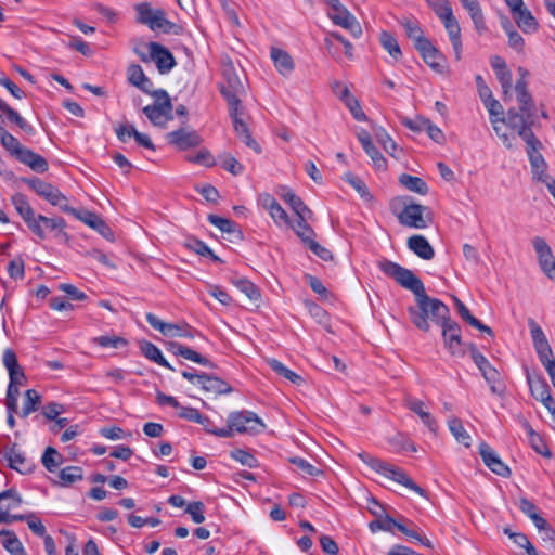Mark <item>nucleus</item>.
<instances>
[{
  "label": "nucleus",
  "mask_w": 555,
  "mask_h": 555,
  "mask_svg": "<svg viewBox=\"0 0 555 555\" xmlns=\"http://www.w3.org/2000/svg\"><path fill=\"white\" fill-rule=\"evenodd\" d=\"M379 270L393 279L401 287L409 289L415 296L416 306H410L408 313L411 322L421 331L428 332V320L439 325L449 314L450 309L440 299L429 297L424 283L411 270L388 259L378 262Z\"/></svg>",
  "instance_id": "obj_1"
},
{
  "label": "nucleus",
  "mask_w": 555,
  "mask_h": 555,
  "mask_svg": "<svg viewBox=\"0 0 555 555\" xmlns=\"http://www.w3.org/2000/svg\"><path fill=\"white\" fill-rule=\"evenodd\" d=\"M0 143L13 157L28 166L31 170L43 173L49 169L48 162L43 156L24 147L21 142L2 126H0Z\"/></svg>",
  "instance_id": "obj_2"
},
{
  "label": "nucleus",
  "mask_w": 555,
  "mask_h": 555,
  "mask_svg": "<svg viewBox=\"0 0 555 555\" xmlns=\"http://www.w3.org/2000/svg\"><path fill=\"white\" fill-rule=\"evenodd\" d=\"M390 210L398 218L400 224L412 229H425L428 227L424 214L427 207L416 204L409 196L395 197L390 202Z\"/></svg>",
  "instance_id": "obj_3"
},
{
  "label": "nucleus",
  "mask_w": 555,
  "mask_h": 555,
  "mask_svg": "<svg viewBox=\"0 0 555 555\" xmlns=\"http://www.w3.org/2000/svg\"><path fill=\"white\" fill-rule=\"evenodd\" d=\"M137 22L146 25L151 30H160L164 34H182V26L169 21L162 9L152 8L149 2H141L134 5Z\"/></svg>",
  "instance_id": "obj_4"
},
{
  "label": "nucleus",
  "mask_w": 555,
  "mask_h": 555,
  "mask_svg": "<svg viewBox=\"0 0 555 555\" xmlns=\"http://www.w3.org/2000/svg\"><path fill=\"white\" fill-rule=\"evenodd\" d=\"M359 457L367 464L376 473L383 475L384 477L391 479L399 485L404 486L405 488L418 493L420 495H424V490L416 485L403 469L391 465L387 462H384L375 456H372L367 453H360Z\"/></svg>",
  "instance_id": "obj_5"
},
{
  "label": "nucleus",
  "mask_w": 555,
  "mask_h": 555,
  "mask_svg": "<svg viewBox=\"0 0 555 555\" xmlns=\"http://www.w3.org/2000/svg\"><path fill=\"white\" fill-rule=\"evenodd\" d=\"M153 103L143 107V114L155 126L165 128L169 120L173 119V106L171 98L164 89L152 92Z\"/></svg>",
  "instance_id": "obj_6"
},
{
  "label": "nucleus",
  "mask_w": 555,
  "mask_h": 555,
  "mask_svg": "<svg viewBox=\"0 0 555 555\" xmlns=\"http://www.w3.org/2000/svg\"><path fill=\"white\" fill-rule=\"evenodd\" d=\"M227 423L229 437H231L234 431L250 435L259 434L266 427L262 420L258 417L256 413L247 410L231 412Z\"/></svg>",
  "instance_id": "obj_7"
},
{
  "label": "nucleus",
  "mask_w": 555,
  "mask_h": 555,
  "mask_svg": "<svg viewBox=\"0 0 555 555\" xmlns=\"http://www.w3.org/2000/svg\"><path fill=\"white\" fill-rule=\"evenodd\" d=\"M225 85L220 88V93L227 100L229 111H235L240 107L241 100L238 94L243 91V85L232 64L225 65L222 70Z\"/></svg>",
  "instance_id": "obj_8"
},
{
  "label": "nucleus",
  "mask_w": 555,
  "mask_h": 555,
  "mask_svg": "<svg viewBox=\"0 0 555 555\" xmlns=\"http://www.w3.org/2000/svg\"><path fill=\"white\" fill-rule=\"evenodd\" d=\"M12 205L17 214L27 224L28 229L40 240H44L47 234L43 232L42 225L37 224V216L30 206L27 197L22 193H16L11 197Z\"/></svg>",
  "instance_id": "obj_9"
},
{
  "label": "nucleus",
  "mask_w": 555,
  "mask_h": 555,
  "mask_svg": "<svg viewBox=\"0 0 555 555\" xmlns=\"http://www.w3.org/2000/svg\"><path fill=\"white\" fill-rule=\"evenodd\" d=\"M23 181L51 205L59 206L61 210L64 204L67 203L66 196L51 183H48L37 177L24 178Z\"/></svg>",
  "instance_id": "obj_10"
},
{
  "label": "nucleus",
  "mask_w": 555,
  "mask_h": 555,
  "mask_svg": "<svg viewBox=\"0 0 555 555\" xmlns=\"http://www.w3.org/2000/svg\"><path fill=\"white\" fill-rule=\"evenodd\" d=\"M442 327V337L446 348L453 356H463L462 336L460 325L451 320L450 314L439 324Z\"/></svg>",
  "instance_id": "obj_11"
},
{
  "label": "nucleus",
  "mask_w": 555,
  "mask_h": 555,
  "mask_svg": "<svg viewBox=\"0 0 555 555\" xmlns=\"http://www.w3.org/2000/svg\"><path fill=\"white\" fill-rule=\"evenodd\" d=\"M469 351L474 363L478 366L486 382L490 385L493 393L498 392L495 384L500 379V373L493 367L488 359L477 349L474 344L469 345Z\"/></svg>",
  "instance_id": "obj_12"
},
{
  "label": "nucleus",
  "mask_w": 555,
  "mask_h": 555,
  "mask_svg": "<svg viewBox=\"0 0 555 555\" xmlns=\"http://www.w3.org/2000/svg\"><path fill=\"white\" fill-rule=\"evenodd\" d=\"M1 453L8 461L9 467L21 474H29L35 468V464L26 457L16 443L5 448Z\"/></svg>",
  "instance_id": "obj_13"
},
{
  "label": "nucleus",
  "mask_w": 555,
  "mask_h": 555,
  "mask_svg": "<svg viewBox=\"0 0 555 555\" xmlns=\"http://www.w3.org/2000/svg\"><path fill=\"white\" fill-rule=\"evenodd\" d=\"M167 141L178 150L185 151L188 149L198 146L203 140L197 131L180 128L168 132Z\"/></svg>",
  "instance_id": "obj_14"
},
{
  "label": "nucleus",
  "mask_w": 555,
  "mask_h": 555,
  "mask_svg": "<svg viewBox=\"0 0 555 555\" xmlns=\"http://www.w3.org/2000/svg\"><path fill=\"white\" fill-rule=\"evenodd\" d=\"M479 454L485 465L501 477H509V467L499 457L498 453L486 442L479 444Z\"/></svg>",
  "instance_id": "obj_15"
},
{
  "label": "nucleus",
  "mask_w": 555,
  "mask_h": 555,
  "mask_svg": "<svg viewBox=\"0 0 555 555\" xmlns=\"http://www.w3.org/2000/svg\"><path fill=\"white\" fill-rule=\"evenodd\" d=\"M149 50L150 56L156 63L160 74H167L176 66L172 53L160 43L150 42Z\"/></svg>",
  "instance_id": "obj_16"
},
{
  "label": "nucleus",
  "mask_w": 555,
  "mask_h": 555,
  "mask_svg": "<svg viewBox=\"0 0 555 555\" xmlns=\"http://www.w3.org/2000/svg\"><path fill=\"white\" fill-rule=\"evenodd\" d=\"M328 15L334 24L349 30L354 38L362 35L360 23L344 5L332 11Z\"/></svg>",
  "instance_id": "obj_17"
},
{
  "label": "nucleus",
  "mask_w": 555,
  "mask_h": 555,
  "mask_svg": "<svg viewBox=\"0 0 555 555\" xmlns=\"http://www.w3.org/2000/svg\"><path fill=\"white\" fill-rule=\"evenodd\" d=\"M2 362L9 373L11 389L14 385H23L26 382V375L20 366L16 354L12 349L8 348L3 351Z\"/></svg>",
  "instance_id": "obj_18"
},
{
  "label": "nucleus",
  "mask_w": 555,
  "mask_h": 555,
  "mask_svg": "<svg viewBox=\"0 0 555 555\" xmlns=\"http://www.w3.org/2000/svg\"><path fill=\"white\" fill-rule=\"evenodd\" d=\"M424 62L436 73L442 74L447 68V60L440 51L429 41L417 49Z\"/></svg>",
  "instance_id": "obj_19"
},
{
  "label": "nucleus",
  "mask_w": 555,
  "mask_h": 555,
  "mask_svg": "<svg viewBox=\"0 0 555 555\" xmlns=\"http://www.w3.org/2000/svg\"><path fill=\"white\" fill-rule=\"evenodd\" d=\"M197 387L215 396L228 395L233 391V388L225 380L207 373H201Z\"/></svg>",
  "instance_id": "obj_20"
},
{
  "label": "nucleus",
  "mask_w": 555,
  "mask_h": 555,
  "mask_svg": "<svg viewBox=\"0 0 555 555\" xmlns=\"http://www.w3.org/2000/svg\"><path fill=\"white\" fill-rule=\"evenodd\" d=\"M534 114L528 112L517 111L516 108H509L505 116H502L500 120L509 127L512 130L518 132L527 126L533 125Z\"/></svg>",
  "instance_id": "obj_21"
},
{
  "label": "nucleus",
  "mask_w": 555,
  "mask_h": 555,
  "mask_svg": "<svg viewBox=\"0 0 555 555\" xmlns=\"http://www.w3.org/2000/svg\"><path fill=\"white\" fill-rule=\"evenodd\" d=\"M229 114L233 121L234 130L238 138L251 150H254L257 154L262 152L261 146L258 142L251 137L248 126L242 120L240 117L238 108L235 111H229Z\"/></svg>",
  "instance_id": "obj_22"
},
{
  "label": "nucleus",
  "mask_w": 555,
  "mask_h": 555,
  "mask_svg": "<svg viewBox=\"0 0 555 555\" xmlns=\"http://www.w3.org/2000/svg\"><path fill=\"white\" fill-rule=\"evenodd\" d=\"M270 57L280 75L284 77L292 75L295 69V62L287 51L272 47L270 49Z\"/></svg>",
  "instance_id": "obj_23"
},
{
  "label": "nucleus",
  "mask_w": 555,
  "mask_h": 555,
  "mask_svg": "<svg viewBox=\"0 0 555 555\" xmlns=\"http://www.w3.org/2000/svg\"><path fill=\"white\" fill-rule=\"evenodd\" d=\"M146 322L154 330L159 331L166 337H180L181 335H185L182 333L183 324L168 323L162 321L157 315L152 312H147L145 314Z\"/></svg>",
  "instance_id": "obj_24"
},
{
  "label": "nucleus",
  "mask_w": 555,
  "mask_h": 555,
  "mask_svg": "<svg viewBox=\"0 0 555 555\" xmlns=\"http://www.w3.org/2000/svg\"><path fill=\"white\" fill-rule=\"evenodd\" d=\"M358 139L365 151V153L371 157L374 166L378 170H384L387 167L386 159L382 155V153L377 150V147L373 144L371 140V135L367 131L362 130L358 133Z\"/></svg>",
  "instance_id": "obj_25"
},
{
  "label": "nucleus",
  "mask_w": 555,
  "mask_h": 555,
  "mask_svg": "<svg viewBox=\"0 0 555 555\" xmlns=\"http://www.w3.org/2000/svg\"><path fill=\"white\" fill-rule=\"evenodd\" d=\"M405 406L417 414L422 420L423 424L434 434H436L438 425L434 416L425 410V403L422 400L415 398H406Z\"/></svg>",
  "instance_id": "obj_26"
},
{
  "label": "nucleus",
  "mask_w": 555,
  "mask_h": 555,
  "mask_svg": "<svg viewBox=\"0 0 555 555\" xmlns=\"http://www.w3.org/2000/svg\"><path fill=\"white\" fill-rule=\"evenodd\" d=\"M406 244L410 250L424 260H430L435 256L433 246L423 235L415 234L410 236Z\"/></svg>",
  "instance_id": "obj_27"
},
{
  "label": "nucleus",
  "mask_w": 555,
  "mask_h": 555,
  "mask_svg": "<svg viewBox=\"0 0 555 555\" xmlns=\"http://www.w3.org/2000/svg\"><path fill=\"white\" fill-rule=\"evenodd\" d=\"M207 220L210 224L218 228L221 232L229 234L232 236L231 241H241L243 240V233L238 229V225L236 222H234L231 219L223 218L217 215H208Z\"/></svg>",
  "instance_id": "obj_28"
},
{
  "label": "nucleus",
  "mask_w": 555,
  "mask_h": 555,
  "mask_svg": "<svg viewBox=\"0 0 555 555\" xmlns=\"http://www.w3.org/2000/svg\"><path fill=\"white\" fill-rule=\"evenodd\" d=\"M406 37L413 41L414 48L417 50L430 40L424 36V31L416 20L405 18L401 22Z\"/></svg>",
  "instance_id": "obj_29"
},
{
  "label": "nucleus",
  "mask_w": 555,
  "mask_h": 555,
  "mask_svg": "<svg viewBox=\"0 0 555 555\" xmlns=\"http://www.w3.org/2000/svg\"><path fill=\"white\" fill-rule=\"evenodd\" d=\"M526 377L530 393L535 400L540 401L551 392L546 379L541 374L527 372Z\"/></svg>",
  "instance_id": "obj_30"
},
{
  "label": "nucleus",
  "mask_w": 555,
  "mask_h": 555,
  "mask_svg": "<svg viewBox=\"0 0 555 555\" xmlns=\"http://www.w3.org/2000/svg\"><path fill=\"white\" fill-rule=\"evenodd\" d=\"M371 513L376 517V519L372 520L369 524V529L373 533L377 531L393 532L395 529L398 530V526H400V522L393 519L390 515H382V512L373 509H371Z\"/></svg>",
  "instance_id": "obj_31"
},
{
  "label": "nucleus",
  "mask_w": 555,
  "mask_h": 555,
  "mask_svg": "<svg viewBox=\"0 0 555 555\" xmlns=\"http://www.w3.org/2000/svg\"><path fill=\"white\" fill-rule=\"evenodd\" d=\"M462 5L467 10L476 30L482 34L487 30L485 16L478 0H460Z\"/></svg>",
  "instance_id": "obj_32"
},
{
  "label": "nucleus",
  "mask_w": 555,
  "mask_h": 555,
  "mask_svg": "<svg viewBox=\"0 0 555 555\" xmlns=\"http://www.w3.org/2000/svg\"><path fill=\"white\" fill-rule=\"evenodd\" d=\"M454 301H455V306H456V309H457V312L460 314V317L466 322L468 323L470 326L479 330L480 332L482 333H486L487 335H489L490 337H493L494 336V333L492 331L491 327H489L488 325L481 323L477 318H475L469 309L460 300L457 299L456 297L454 298Z\"/></svg>",
  "instance_id": "obj_33"
},
{
  "label": "nucleus",
  "mask_w": 555,
  "mask_h": 555,
  "mask_svg": "<svg viewBox=\"0 0 555 555\" xmlns=\"http://www.w3.org/2000/svg\"><path fill=\"white\" fill-rule=\"evenodd\" d=\"M184 246L189 250H191L202 257L209 258L211 261H214L216 263H223V260L220 257H218L205 242H203L196 237L186 238Z\"/></svg>",
  "instance_id": "obj_34"
},
{
  "label": "nucleus",
  "mask_w": 555,
  "mask_h": 555,
  "mask_svg": "<svg viewBox=\"0 0 555 555\" xmlns=\"http://www.w3.org/2000/svg\"><path fill=\"white\" fill-rule=\"evenodd\" d=\"M62 211L76 217L77 219L81 220L83 223H86L90 228H95L96 224L98 225L100 224L103 227V219L100 216H98L96 214L89 211L87 209L78 210L74 207H70L68 205V203H65L64 206L62 207Z\"/></svg>",
  "instance_id": "obj_35"
},
{
  "label": "nucleus",
  "mask_w": 555,
  "mask_h": 555,
  "mask_svg": "<svg viewBox=\"0 0 555 555\" xmlns=\"http://www.w3.org/2000/svg\"><path fill=\"white\" fill-rule=\"evenodd\" d=\"M140 349L146 359H149V360L157 363L158 365L164 366L170 371H175V367L165 359L160 349L153 343L143 341L140 346Z\"/></svg>",
  "instance_id": "obj_36"
},
{
  "label": "nucleus",
  "mask_w": 555,
  "mask_h": 555,
  "mask_svg": "<svg viewBox=\"0 0 555 555\" xmlns=\"http://www.w3.org/2000/svg\"><path fill=\"white\" fill-rule=\"evenodd\" d=\"M528 158L531 165V172L534 180L543 182L546 180V178L551 177L546 172L547 165L539 151L528 154Z\"/></svg>",
  "instance_id": "obj_37"
},
{
  "label": "nucleus",
  "mask_w": 555,
  "mask_h": 555,
  "mask_svg": "<svg viewBox=\"0 0 555 555\" xmlns=\"http://www.w3.org/2000/svg\"><path fill=\"white\" fill-rule=\"evenodd\" d=\"M512 14L518 27H520L525 33H533L538 29L537 20L526 7Z\"/></svg>",
  "instance_id": "obj_38"
},
{
  "label": "nucleus",
  "mask_w": 555,
  "mask_h": 555,
  "mask_svg": "<svg viewBox=\"0 0 555 555\" xmlns=\"http://www.w3.org/2000/svg\"><path fill=\"white\" fill-rule=\"evenodd\" d=\"M232 284L245 294L253 302H258L261 299L260 289L256 284L245 278H236L231 280Z\"/></svg>",
  "instance_id": "obj_39"
},
{
  "label": "nucleus",
  "mask_w": 555,
  "mask_h": 555,
  "mask_svg": "<svg viewBox=\"0 0 555 555\" xmlns=\"http://www.w3.org/2000/svg\"><path fill=\"white\" fill-rule=\"evenodd\" d=\"M399 182L409 191L417 194L426 195L428 193L427 183L420 177L402 173L399 177Z\"/></svg>",
  "instance_id": "obj_40"
},
{
  "label": "nucleus",
  "mask_w": 555,
  "mask_h": 555,
  "mask_svg": "<svg viewBox=\"0 0 555 555\" xmlns=\"http://www.w3.org/2000/svg\"><path fill=\"white\" fill-rule=\"evenodd\" d=\"M269 366L273 372L278 375L286 378L294 385H301L304 383V378L295 373L294 371L287 369L281 361L276 359H270L268 361Z\"/></svg>",
  "instance_id": "obj_41"
},
{
  "label": "nucleus",
  "mask_w": 555,
  "mask_h": 555,
  "mask_svg": "<svg viewBox=\"0 0 555 555\" xmlns=\"http://www.w3.org/2000/svg\"><path fill=\"white\" fill-rule=\"evenodd\" d=\"M37 224L42 225L43 230L55 231V236H66L64 228L66 222L63 218H49L43 215L37 216ZM46 233V231H43Z\"/></svg>",
  "instance_id": "obj_42"
},
{
  "label": "nucleus",
  "mask_w": 555,
  "mask_h": 555,
  "mask_svg": "<svg viewBox=\"0 0 555 555\" xmlns=\"http://www.w3.org/2000/svg\"><path fill=\"white\" fill-rule=\"evenodd\" d=\"M379 42L395 61H399L402 57L401 48L392 34L382 31L379 35Z\"/></svg>",
  "instance_id": "obj_43"
},
{
  "label": "nucleus",
  "mask_w": 555,
  "mask_h": 555,
  "mask_svg": "<svg viewBox=\"0 0 555 555\" xmlns=\"http://www.w3.org/2000/svg\"><path fill=\"white\" fill-rule=\"evenodd\" d=\"M449 430L452 433L459 443L465 447H470L472 438L467 430L464 428L462 421L457 417H452L448 422Z\"/></svg>",
  "instance_id": "obj_44"
},
{
  "label": "nucleus",
  "mask_w": 555,
  "mask_h": 555,
  "mask_svg": "<svg viewBox=\"0 0 555 555\" xmlns=\"http://www.w3.org/2000/svg\"><path fill=\"white\" fill-rule=\"evenodd\" d=\"M1 533H5L2 545L11 555H27L22 542L13 531L1 530Z\"/></svg>",
  "instance_id": "obj_45"
},
{
  "label": "nucleus",
  "mask_w": 555,
  "mask_h": 555,
  "mask_svg": "<svg viewBox=\"0 0 555 555\" xmlns=\"http://www.w3.org/2000/svg\"><path fill=\"white\" fill-rule=\"evenodd\" d=\"M60 485L62 487H68L76 481L82 480L83 472L79 466H67L59 473Z\"/></svg>",
  "instance_id": "obj_46"
},
{
  "label": "nucleus",
  "mask_w": 555,
  "mask_h": 555,
  "mask_svg": "<svg viewBox=\"0 0 555 555\" xmlns=\"http://www.w3.org/2000/svg\"><path fill=\"white\" fill-rule=\"evenodd\" d=\"M283 199L291 206L297 217L300 215H312V211L305 205L299 196H297L293 191L287 190L282 194Z\"/></svg>",
  "instance_id": "obj_47"
},
{
  "label": "nucleus",
  "mask_w": 555,
  "mask_h": 555,
  "mask_svg": "<svg viewBox=\"0 0 555 555\" xmlns=\"http://www.w3.org/2000/svg\"><path fill=\"white\" fill-rule=\"evenodd\" d=\"M311 215H306L298 217L296 224L293 225L295 233L301 238L305 244H308L312 237L315 235L313 229L307 223V219H309Z\"/></svg>",
  "instance_id": "obj_48"
},
{
  "label": "nucleus",
  "mask_w": 555,
  "mask_h": 555,
  "mask_svg": "<svg viewBox=\"0 0 555 555\" xmlns=\"http://www.w3.org/2000/svg\"><path fill=\"white\" fill-rule=\"evenodd\" d=\"M62 461L63 456L52 447H48L41 456L42 465L50 473H54Z\"/></svg>",
  "instance_id": "obj_49"
},
{
  "label": "nucleus",
  "mask_w": 555,
  "mask_h": 555,
  "mask_svg": "<svg viewBox=\"0 0 555 555\" xmlns=\"http://www.w3.org/2000/svg\"><path fill=\"white\" fill-rule=\"evenodd\" d=\"M41 403V396L36 389H28L25 392L22 416L26 417L38 410Z\"/></svg>",
  "instance_id": "obj_50"
},
{
  "label": "nucleus",
  "mask_w": 555,
  "mask_h": 555,
  "mask_svg": "<svg viewBox=\"0 0 555 555\" xmlns=\"http://www.w3.org/2000/svg\"><path fill=\"white\" fill-rule=\"evenodd\" d=\"M389 443L396 452H416L415 443L404 434H397L390 440Z\"/></svg>",
  "instance_id": "obj_51"
},
{
  "label": "nucleus",
  "mask_w": 555,
  "mask_h": 555,
  "mask_svg": "<svg viewBox=\"0 0 555 555\" xmlns=\"http://www.w3.org/2000/svg\"><path fill=\"white\" fill-rule=\"evenodd\" d=\"M93 343L102 348L119 349L128 346L126 338L116 335H102L93 338Z\"/></svg>",
  "instance_id": "obj_52"
},
{
  "label": "nucleus",
  "mask_w": 555,
  "mask_h": 555,
  "mask_svg": "<svg viewBox=\"0 0 555 555\" xmlns=\"http://www.w3.org/2000/svg\"><path fill=\"white\" fill-rule=\"evenodd\" d=\"M517 134L526 142L527 144V154L538 152L541 147L540 140L534 135L531 130V126H527L524 129L519 130Z\"/></svg>",
  "instance_id": "obj_53"
},
{
  "label": "nucleus",
  "mask_w": 555,
  "mask_h": 555,
  "mask_svg": "<svg viewBox=\"0 0 555 555\" xmlns=\"http://www.w3.org/2000/svg\"><path fill=\"white\" fill-rule=\"evenodd\" d=\"M230 456L236 462L249 468L258 466V460L255 457V455L244 449L232 450L230 452Z\"/></svg>",
  "instance_id": "obj_54"
},
{
  "label": "nucleus",
  "mask_w": 555,
  "mask_h": 555,
  "mask_svg": "<svg viewBox=\"0 0 555 555\" xmlns=\"http://www.w3.org/2000/svg\"><path fill=\"white\" fill-rule=\"evenodd\" d=\"M221 167L234 176L242 175L244 166L231 154H223L219 157Z\"/></svg>",
  "instance_id": "obj_55"
},
{
  "label": "nucleus",
  "mask_w": 555,
  "mask_h": 555,
  "mask_svg": "<svg viewBox=\"0 0 555 555\" xmlns=\"http://www.w3.org/2000/svg\"><path fill=\"white\" fill-rule=\"evenodd\" d=\"M4 115L11 122H14L24 132H26L27 134H34V127L30 124H28L15 109L10 107L7 109Z\"/></svg>",
  "instance_id": "obj_56"
},
{
  "label": "nucleus",
  "mask_w": 555,
  "mask_h": 555,
  "mask_svg": "<svg viewBox=\"0 0 555 555\" xmlns=\"http://www.w3.org/2000/svg\"><path fill=\"white\" fill-rule=\"evenodd\" d=\"M529 327L534 349L550 345L543 330L534 320H529Z\"/></svg>",
  "instance_id": "obj_57"
},
{
  "label": "nucleus",
  "mask_w": 555,
  "mask_h": 555,
  "mask_svg": "<svg viewBox=\"0 0 555 555\" xmlns=\"http://www.w3.org/2000/svg\"><path fill=\"white\" fill-rule=\"evenodd\" d=\"M289 462L292 464H294L298 469H300L301 473L305 475L319 476V475L323 474V472L321 469H319L318 467H315L314 465H312L311 463H309L307 460H305L302 457L294 456V457L289 459Z\"/></svg>",
  "instance_id": "obj_58"
},
{
  "label": "nucleus",
  "mask_w": 555,
  "mask_h": 555,
  "mask_svg": "<svg viewBox=\"0 0 555 555\" xmlns=\"http://www.w3.org/2000/svg\"><path fill=\"white\" fill-rule=\"evenodd\" d=\"M427 4L430 9L436 13V15L442 20L451 14H453L452 8L448 0H426Z\"/></svg>",
  "instance_id": "obj_59"
},
{
  "label": "nucleus",
  "mask_w": 555,
  "mask_h": 555,
  "mask_svg": "<svg viewBox=\"0 0 555 555\" xmlns=\"http://www.w3.org/2000/svg\"><path fill=\"white\" fill-rule=\"evenodd\" d=\"M528 441L532 449L538 453L541 454L544 457L550 459L552 456V452L548 449L547 444L543 440V438L538 434L534 433L528 438Z\"/></svg>",
  "instance_id": "obj_60"
},
{
  "label": "nucleus",
  "mask_w": 555,
  "mask_h": 555,
  "mask_svg": "<svg viewBox=\"0 0 555 555\" xmlns=\"http://www.w3.org/2000/svg\"><path fill=\"white\" fill-rule=\"evenodd\" d=\"M21 495L14 489L0 492V505H9L10 511L22 504Z\"/></svg>",
  "instance_id": "obj_61"
},
{
  "label": "nucleus",
  "mask_w": 555,
  "mask_h": 555,
  "mask_svg": "<svg viewBox=\"0 0 555 555\" xmlns=\"http://www.w3.org/2000/svg\"><path fill=\"white\" fill-rule=\"evenodd\" d=\"M205 505L201 501H195L188 504L185 513H188L195 524H202L205 521Z\"/></svg>",
  "instance_id": "obj_62"
},
{
  "label": "nucleus",
  "mask_w": 555,
  "mask_h": 555,
  "mask_svg": "<svg viewBox=\"0 0 555 555\" xmlns=\"http://www.w3.org/2000/svg\"><path fill=\"white\" fill-rule=\"evenodd\" d=\"M491 124H492L493 130L495 131L496 135L501 139L502 143L508 150H512L514 147L513 141H514L515 137L506 133V131L502 127L503 122L500 120V118H491Z\"/></svg>",
  "instance_id": "obj_63"
},
{
  "label": "nucleus",
  "mask_w": 555,
  "mask_h": 555,
  "mask_svg": "<svg viewBox=\"0 0 555 555\" xmlns=\"http://www.w3.org/2000/svg\"><path fill=\"white\" fill-rule=\"evenodd\" d=\"M538 260L541 270L547 275V278L555 280V258L553 253Z\"/></svg>",
  "instance_id": "obj_64"
}]
</instances>
